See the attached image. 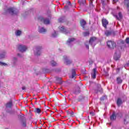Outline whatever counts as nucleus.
Wrapping results in <instances>:
<instances>
[{
	"label": "nucleus",
	"instance_id": "4",
	"mask_svg": "<svg viewBox=\"0 0 129 129\" xmlns=\"http://www.w3.org/2000/svg\"><path fill=\"white\" fill-rule=\"evenodd\" d=\"M42 46L37 45L35 46L34 49V55L35 56H40V55H41V50H42Z\"/></svg>",
	"mask_w": 129,
	"mask_h": 129
},
{
	"label": "nucleus",
	"instance_id": "37",
	"mask_svg": "<svg viewBox=\"0 0 129 129\" xmlns=\"http://www.w3.org/2000/svg\"><path fill=\"white\" fill-rule=\"evenodd\" d=\"M83 35L84 37H87V36H89V32H86L83 33Z\"/></svg>",
	"mask_w": 129,
	"mask_h": 129
},
{
	"label": "nucleus",
	"instance_id": "18",
	"mask_svg": "<svg viewBox=\"0 0 129 129\" xmlns=\"http://www.w3.org/2000/svg\"><path fill=\"white\" fill-rule=\"evenodd\" d=\"M75 41V38H69V39L67 41V44L68 45V46H70L73 42H74Z\"/></svg>",
	"mask_w": 129,
	"mask_h": 129
},
{
	"label": "nucleus",
	"instance_id": "11",
	"mask_svg": "<svg viewBox=\"0 0 129 129\" xmlns=\"http://www.w3.org/2000/svg\"><path fill=\"white\" fill-rule=\"evenodd\" d=\"M105 35L106 37H108L109 36H114V32L112 30H106L105 31Z\"/></svg>",
	"mask_w": 129,
	"mask_h": 129
},
{
	"label": "nucleus",
	"instance_id": "22",
	"mask_svg": "<svg viewBox=\"0 0 129 129\" xmlns=\"http://www.w3.org/2000/svg\"><path fill=\"white\" fill-rule=\"evenodd\" d=\"M75 76H76V72L75 71V70H72V76L70 77V78H75Z\"/></svg>",
	"mask_w": 129,
	"mask_h": 129
},
{
	"label": "nucleus",
	"instance_id": "20",
	"mask_svg": "<svg viewBox=\"0 0 129 129\" xmlns=\"http://www.w3.org/2000/svg\"><path fill=\"white\" fill-rule=\"evenodd\" d=\"M6 55H7V51L4 50L2 53H0V58L1 59L6 58Z\"/></svg>",
	"mask_w": 129,
	"mask_h": 129
},
{
	"label": "nucleus",
	"instance_id": "5",
	"mask_svg": "<svg viewBox=\"0 0 129 129\" xmlns=\"http://www.w3.org/2000/svg\"><path fill=\"white\" fill-rule=\"evenodd\" d=\"M17 48L20 52H22V53H24V52H26L27 49V46H26V45H24L22 44H19L17 46Z\"/></svg>",
	"mask_w": 129,
	"mask_h": 129
},
{
	"label": "nucleus",
	"instance_id": "19",
	"mask_svg": "<svg viewBox=\"0 0 129 129\" xmlns=\"http://www.w3.org/2000/svg\"><path fill=\"white\" fill-rule=\"evenodd\" d=\"M114 17H115L117 20H118V21H120V20L122 19V14H121V12H119L118 13V16L117 15H114Z\"/></svg>",
	"mask_w": 129,
	"mask_h": 129
},
{
	"label": "nucleus",
	"instance_id": "46",
	"mask_svg": "<svg viewBox=\"0 0 129 129\" xmlns=\"http://www.w3.org/2000/svg\"><path fill=\"white\" fill-rule=\"evenodd\" d=\"M71 116H74V112H71Z\"/></svg>",
	"mask_w": 129,
	"mask_h": 129
},
{
	"label": "nucleus",
	"instance_id": "31",
	"mask_svg": "<svg viewBox=\"0 0 129 129\" xmlns=\"http://www.w3.org/2000/svg\"><path fill=\"white\" fill-rule=\"evenodd\" d=\"M75 94H78V93H80V88L78 87L75 91Z\"/></svg>",
	"mask_w": 129,
	"mask_h": 129
},
{
	"label": "nucleus",
	"instance_id": "27",
	"mask_svg": "<svg viewBox=\"0 0 129 129\" xmlns=\"http://www.w3.org/2000/svg\"><path fill=\"white\" fill-rule=\"evenodd\" d=\"M116 81L118 84H120L122 83V80L120 79V77L117 78Z\"/></svg>",
	"mask_w": 129,
	"mask_h": 129
},
{
	"label": "nucleus",
	"instance_id": "26",
	"mask_svg": "<svg viewBox=\"0 0 129 129\" xmlns=\"http://www.w3.org/2000/svg\"><path fill=\"white\" fill-rule=\"evenodd\" d=\"M15 35L17 37H20V36H21V35H22V31H21V30H17L15 32Z\"/></svg>",
	"mask_w": 129,
	"mask_h": 129
},
{
	"label": "nucleus",
	"instance_id": "7",
	"mask_svg": "<svg viewBox=\"0 0 129 129\" xmlns=\"http://www.w3.org/2000/svg\"><path fill=\"white\" fill-rule=\"evenodd\" d=\"M107 45L110 49H114L115 48L116 44L112 41H108L107 42Z\"/></svg>",
	"mask_w": 129,
	"mask_h": 129
},
{
	"label": "nucleus",
	"instance_id": "34",
	"mask_svg": "<svg viewBox=\"0 0 129 129\" xmlns=\"http://www.w3.org/2000/svg\"><path fill=\"white\" fill-rule=\"evenodd\" d=\"M0 66H5V67H7V66H8V64H7L6 63L0 61Z\"/></svg>",
	"mask_w": 129,
	"mask_h": 129
},
{
	"label": "nucleus",
	"instance_id": "43",
	"mask_svg": "<svg viewBox=\"0 0 129 129\" xmlns=\"http://www.w3.org/2000/svg\"><path fill=\"white\" fill-rule=\"evenodd\" d=\"M90 114L91 116H94V113L93 112H90Z\"/></svg>",
	"mask_w": 129,
	"mask_h": 129
},
{
	"label": "nucleus",
	"instance_id": "39",
	"mask_svg": "<svg viewBox=\"0 0 129 129\" xmlns=\"http://www.w3.org/2000/svg\"><path fill=\"white\" fill-rule=\"evenodd\" d=\"M106 96H104L100 98V100L101 101H102L104 100V99H106Z\"/></svg>",
	"mask_w": 129,
	"mask_h": 129
},
{
	"label": "nucleus",
	"instance_id": "13",
	"mask_svg": "<svg viewBox=\"0 0 129 129\" xmlns=\"http://www.w3.org/2000/svg\"><path fill=\"white\" fill-rule=\"evenodd\" d=\"M59 29L60 30V31L61 32H62V33H64V34H66V35H67V34H69L70 32H69V31L66 30L65 29V28L64 27V26H60L59 27Z\"/></svg>",
	"mask_w": 129,
	"mask_h": 129
},
{
	"label": "nucleus",
	"instance_id": "41",
	"mask_svg": "<svg viewBox=\"0 0 129 129\" xmlns=\"http://www.w3.org/2000/svg\"><path fill=\"white\" fill-rule=\"evenodd\" d=\"M101 1L102 5L104 6L105 5V0H101Z\"/></svg>",
	"mask_w": 129,
	"mask_h": 129
},
{
	"label": "nucleus",
	"instance_id": "12",
	"mask_svg": "<svg viewBox=\"0 0 129 129\" xmlns=\"http://www.w3.org/2000/svg\"><path fill=\"white\" fill-rule=\"evenodd\" d=\"M125 101L124 100H122L121 98H118L116 101V104L117 106L119 107L120 105H121V104H122V103H123V102H124Z\"/></svg>",
	"mask_w": 129,
	"mask_h": 129
},
{
	"label": "nucleus",
	"instance_id": "54",
	"mask_svg": "<svg viewBox=\"0 0 129 129\" xmlns=\"http://www.w3.org/2000/svg\"><path fill=\"white\" fill-rule=\"evenodd\" d=\"M59 84H62V82H59Z\"/></svg>",
	"mask_w": 129,
	"mask_h": 129
},
{
	"label": "nucleus",
	"instance_id": "6",
	"mask_svg": "<svg viewBox=\"0 0 129 129\" xmlns=\"http://www.w3.org/2000/svg\"><path fill=\"white\" fill-rule=\"evenodd\" d=\"M113 58L115 60V61L119 60V58H120V51H119V50L117 49L116 50L114 54Z\"/></svg>",
	"mask_w": 129,
	"mask_h": 129
},
{
	"label": "nucleus",
	"instance_id": "52",
	"mask_svg": "<svg viewBox=\"0 0 129 129\" xmlns=\"http://www.w3.org/2000/svg\"><path fill=\"white\" fill-rule=\"evenodd\" d=\"M92 64V61H90V65Z\"/></svg>",
	"mask_w": 129,
	"mask_h": 129
},
{
	"label": "nucleus",
	"instance_id": "35",
	"mask_svg": "<svg viewBox=\"0 0 129 129\" xmlns=\"http://www.w3.org/2000/svg\"><path fill=\"white\" fill-rule=\"evenodd\" d=\"M35 112H36V113H40V112H41V109L39 108H36L35 110Z\"/></svg>",
	"mask_w": 129,
	"mask_h": 129
},
{
	"label": "nucleus",
	"instance_id": "15",
	"mask_svg": "<svg viewBox=\"0 0 129 129\" xmlns=\"http://www.w3.org/2000/svg\"><path fill=\"white\" fill-rule=\"evenodd\" d=\"M95 93H98V92H102V88L100 84L97 85V88L95 90Z\"/></svg>",
	"mask_w": 129,
	"mask_h": 129
},
{
	"label": "nucleus",
	"instance_id": "42",
	"mask_svg": "<svg viewBox=\"0 0 129 129\" xmlns=\"http://www.w3.org/2000/svg\"><path fill=\"white\" fill-rule=\"evenodd\" d=\"M90 8H93V4L92 3V2H91L90 3Z\"/></svg>",
	"mask_w": 129,
	"mask_h": 129
},
{
	"label": "nucleus",
	"instance_id": "9",
	"mask_svg": "<svg viewBox=\"0 0 129 129\" xmlns=\"http://www.w3.org/2000/svg\"><path fill=\"white\" fill-rule=\"evenodd\" d=\"M63 58L64 61V64H66V65H70V64L72 63V60L69 59L68 56L64 55L63 56Z\"/></svg>",
	"mask_w": 129,
	"mask_h": 129
},
{
	"label": "nucleus",
	"instance_id": "50",
	"mask_svg": "<svg viewBox=\"0 0 129 129\" xmlns=\"http://www.w3.org/2000/svg\"><path fill=\"white\" fill-rule=\"evenodd\" d=\"M67 113H68V114H71V112H69V111H67Z\"/></svg>",
	"mask_w": 129,
	"mask_h": 129
},
{
	"label": "nucleus",
	"instance_id": "1",
	"mask_svg": "<svg viewBox=\"0 0 129 129\" xmlns=\"http://www.w3.org/2000/svg\"><path fill=\"white\" fill-rule=\"evenodd\" d=\"M20 12L19 10L15 8L11 7L8 8L5 10L4 12V15H11V16H18Z\"/></svg>",
	"mask_w": 129,
	"mask_h": 129
},
{
	"label": "nucleus",
	"instance_id": "10",
	"mask_svg": "<svg viewBox=\"0 0 129 129\" xmlns=\"http://www.w3.org/2000/svg\"><path fill=\"white\" fill-rule=\"evenodd\" d=\"M116 115H118V112L113 111L112 115L110 116V119L111 121H113L116 119Z\"/></svg>",
	"mask_w": 129,
	"mask_h": 129
},
{
	"label": "nucleus",
	"instance_id": "17",
	"mask_svg": "<svg viewBox=\"0 0 129 129\" xmlns=\"http://www.w3.org/2000/svg\"><path fill=\"white\" fill-rule=\"evenodd\" d=\"M38 32L41 34H45L47 32V29L44 27H39Z\"/></svg>",
	"mask_w": 129,
	"mask_h": 129
},
{
	"label": "nucleus",
	"instance_id": "30",
	"mask_svg": "<svg viewBox=\"0 0 129 129\" xmlns=\"http://www.w3.org/2000/svg\"><path fill=\"white\" fill-rule=\"evenodd\" d=\"M57 35H58L57 32L56 31H54L53 33H52L51 37L52 38H56L57 37Z\"/></svg>",
	"mask_w": 129,
	"mask_h": 129
},
{
	"label": "nucleus",
	"instance_id": "25",
	"mask_svg": "<svg viewBox=\"0 0 129 129\" xmlns=\"http://www.w3.org/2000/svg\"><path fill=\"white\" fill-rule=\"evenodd\" d=\"M80 24L81 26L82 27V28H83V29H84V26H85V25H86V22L85 21H84V20H81L80 21Z\"/></svg>",
	"mask_w": 129,
	"mask_h": 129
},
{
	"label": "nucleus",
	"instance_id": "45",
	"mask_svg": "<svg viewBox=\"0 0 129 129\" xmlns=\"http://www.w3.org/2000/svg\"><path fill=\"white\" fill-rule=\"evenodd\" d=\"M105 76L108 77V73L107 72H104Z\"/></svg>",
	"mask_w": 129,
	"mask_h": 129
},
{
	"label": "nucleus",
	"instance_id": "33",
	"mask_svg": "<svg viewBox=\"0 0 129 129\" xmlns=\"http://www.w3.org/2000/svg\"><path fill=\"white\" fill-rule=\"evenodd\" d=\"M65 19V17H61L58 19L59 23H63L64 22V20Z\"/></svg>",
	"mask_w": 129,
	"mask_h": 129
},
{
	"label": "nucleus",
	"instance_id": "53",
	"mask_svg": "<svg viewBox=\"0 0 129 129\" xmlns=\"http://www.w3.org/2000/svg\"><path fill=\"white\" fill-rule=\"evenodd\" d=\"M65 8L67 9L68 8V6H66Z\"/></svg>",
	"mask_w": 129,
	"mask_h": 129
},
{
	"label": "nucleus",
	"instance_id": "36",
	"mask_svg": "<svg viewBox=\"0 0 129 129\" xmlns=\"http://www.w3.org/2000/svg\"><path fill=\"white\" fill-rule=\"evenodd\" d=\"M22 126L26 127L27 126V123L26 122V120L22 121Z\"/></svg>",
	"mask_w": 129,
	"mask_h": 129
},
{
	"label": "nucleus",
	"instance_id": "24",
	"mask_svg": "<svg viewBox=\"0 0 129 129\" xmlns=\"http://www.w3.org/2000/svg\"><path fill=\"white\" fill-rule=\"evenodd\" d=\"M78 3L80 4L81 7L85 6L86 1L85 0H79Z\"/></svg>",
	"mask_w": 129,
	"mask_h": 129
},
{
	"label": "nucleus",
	"instance_id": "40",
	"mask_svg": "<svg viewBox=\"0 0 129 129\" xmlns=\"http://www.w3.org/2000/svg\"><path fill=\"white\" fill-rule=\"evenodd\" d=\"M124 68H126V67H129V60L127 62V63H126L124 66Z\"/></svg>",
	"mask_w": 129,
	"mask_h": 129
},
{
	"label": "nucleus",
	"instance_id": "47",
	"mask_svg": "<svg viewBox=\"0 0 129 129\" xmlns=\"http://www.w3.org/2000/svg\"><path fill=\"white\" fill-rule=\"evenodd\" d=\"M68 5L69 6H70L71 7L72 6V5H71V2H68Z\"/></svg>",
	"mask_w": 129,
	"mask_h": 129
},
{
	"label": "nucleus",
	"instance_id": "23",
	"mask_svg": "<svg viewBox=\"0 0 129 129\" xmlns=\"http://www.w3.org/2000/svg\"><path fill=\"white\" fill-rule=\"evenodd\" d=\"M92 78L95 79L96 78V69H93V73L92 74Z\"/></svg>",
	"mask_w": 129,
	"mask_h": 129
},
{
	"label": "nucleus",
	"instance_id": "44",
	"mask_svg": "<svg viewBox=\"0 0 129 129\" xmlns=\"http://www.w3.org/2000/svg\"><path fill=\"white\" fill-rule=\"evenodd\" d=\"M56 80H57V81H61V80H62V78H56Z\"/></svg>",
	"mask_w": 129,
	"mask_h": 129
},
{
	"label": "nucleus",
	"instance_id": "29",
	"mask_svg": "<svg viewBox=\"0 0 129 129\" xmlns=\"http://www.w3.org/2000/svg\"><path fill=\"white\" fill-rule=\"evenodd\" d=\"M13 64H16L18 62V58L16 57H14L13 58Z\"/></svg>",
	"mask_w": 129,
	"mask_h": 129
},
{
	"label": "nucleus",
	"instance_id": "48",
	"mask_svg": "<svg viewBox=\"0 0 129 129\" xmlns=\"http://www.w3.org/2000/svg\"><path fill=\"white\" fill-rule=\"evenodd\" d=\"M113 3H117V2H118V0H112Z\"/></svg>",
	"mask_w": 129,
	"mask_h": 129
},
{
	"label": "nucleus",
	"instance_id": "32",
	"mask_svg": "<svg viewBox=\"0 0 129 129\" xmlns=\"http://www.w3.org/2000/svg\"><path fill=\"white\" fill-rule=\"evenodd\" d=\"M84 99H85V97H83L82 96H80L79 97L78 100V101H82V100H84Z\"/></svg>",
	"mask_w": 129,
	"mask_h": 129
},
{
	"label": "nucleus",
	"instance_id": "38",
	"mask_svg": "<svg viewBox=\"0 0 129 129\" xmlns=\"http://www.w3.org/2000/svg\"><path fill=\"white\" fill-rule=\"evenodd\" d=\"M17 56L19 57V58H23V57H24V54L21 53H17Z\"/></svg>",
	"mask_w": 129,
	"mask_h": 129
},
{
	"label": "nucleus",
	"instance_id": "55",
	"mask_svg": "<svg viewBox=\"0 0 129 129\" xmlns=\"http://www.w3.org/2000/svg\"><path fill=\"white\" fill-rule=\"evenodd\" d=\"M19 116V117H22V115H20Z\"/></svg>",
	"mask_w": 129,
	"mask_h": 129
},
{
	"label": "nucleus",
	"instance_id": "21",
	"mask_svg": "<svg viewBox=\"0 0 129 129\" xmlns=\"http://www.w3.org/2000/svg\"><path fill=\"white\" fill-rule=\"evenodd\" d=\"M50 64L52 67H56V66H58V63L54 60H51Z\"/></svg>",
	"mask_w": 129,
	"mask_h": 129
},
{
	"label": "nucleus",
	"instance_id": "49",
	"mask_svg": "<svg viewBox=\"0 0 129 129\" xmlns=\"http://www.w3.org/2000/svg\"><path fill=\"white\" fill-rule=\"evenodd\" d=\"M26 89V87H22V90H25Z\"/></svg>",
	"mask_w": 129,
	"mask_h": 129
},
{
	"label": "nucleus",
	"instance_id": "51",
	"mask_svg": "<svg viewBox=\"0 0 129 129\" xmlns=\"http://www.w3.org/2000/svg\"><path fill=\"white\" fill-rule=\"evenodd\" d=\"M117 72H119V68L117 69Z\"/></svg>",
	"mask_w": 129,
	"mask_h": 129
},
{
	"label": "nucleus",
	"instance_id": "16",
	"mask_svg": "<svg viewBox=\"0 0 129 129\" xmlns=\"http://www.w3.org/2000/svg\"><path fill=\"white\" fill-rule=\"evenodd\" d=\"M102 24L104 28L106 29V26H107V25H108V21L105 19H103L102 20Z\"/></svg>",
	"mask_w": 129,
	"mask_h": 129
},
{
	"label": "nucleus",
	"instance_id": "2",
	"mask_svg": "<svg viewBox=\"0 0 129 129\" xmlns=\"http://www.w3.org/2000/svg\"><path fill=\"white\" fill-rule=\"evenodd\" d=\"M6 107L7 112H8L10 114H14V113H15V111L14 110H12V109L10 110H8L9 108H12V107H13V101L12 100H10L6 103Z\"/></svg>",
	"mask_w": 129,
	"mask_h": 129
},
{
	"label": "nucleus",
	"instance_id": "8",
	"mask_svg": "<svg viewBox=\"0 0 129 129\" xmlns=\"http://www.w3.org/2000/svg\"><path fill=\"white\" fill-rule=\"evenodd\" d=\"M39 20L42 23H43L44 25H49L50 24V20L49 18H45L44 17L39 18Z\"/></svg>",
	"mask_w": 129,
	"mask_h": 129
},
{
	"label": "nucleus",
	"instance_id": "28",
	"mask_svg": "<svg viewBox=\"0 0 129 129\" xmlns=\"http://www.w3.org/2000/svg\"><path fill=\"white\" fill-rule=\"evenodd\" d=\"M125 5H126L128 12H129V0H124Z\"/></svg>",
	"mask_w": 129,
	"mask_h": 129
},
{
	"label": "nucleus",
	"instance_id": "14",
	"mask_svg": "<svg viewBox=\"0 0 129 129\" xmlns=\"http://www.w3.org/2000/svg\"><path fill=\"white\" fill-rule=\"evenodd\" d=\"M123 121L124 124H127L129 123V116L127 114H125L123 117Z\"/></svg>",
	"mask_w": 129,
	"mask_h": 129
},
{
	"label": "nucleus",
	"instance_id": "3",
	"mask_svg": "<svg viewBox=\"0 0 129 129\" xmlns=\"http://www.w3.org/2000/svg\"><path fill=\"white\" fill-rule=\"evenodd\" d=\"M95 41H96V38L92 37L90 38L89 42H86L85 43V45L87 48V49H89V44H91V46H95Z\"/></svg>",
	"mask_w": 129,
	"mask_h": 129
}]
</instances>
